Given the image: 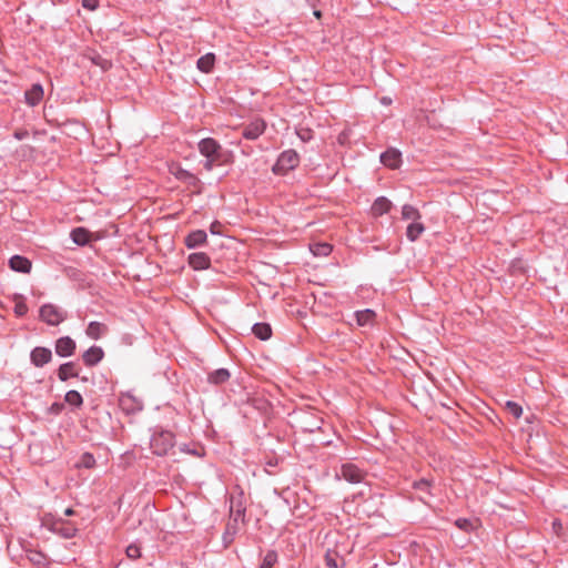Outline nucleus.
I'll list each match as a JSON object with an SVG mask.
<instances>
[{"mask_svg":"<svg viewBox=\"0 0 568 568\" xmlns=\"http://www.w3.org/2000/svg\"><path fill=\"white\" fill-rule=\"evenodd\" d=\"M150 446L153 454L165 456L174 447V435L169 430H160L152 435Z\"/></svg>","mask_w":568,"mask_h":568,"instance_id":"f257e3e1","label":"nucleus"},{"mask_svg":"<svg viewBox=\"0 0 568 568\" xmlns=\"http://www.w3.org/2000/svg\"><path fill=\"white\" fill-rule=\"evenodd\" d=\"M39 318L49 326H58L68 318V313L52 303H45L39 310Z\"/></svg>","mask_w":568,"mask_h":568,"instance_id":"f03ea898","label":"nucleus"},{"mask_svg":"<svg viewBox=\"0 0 568 568\" xmlns=\"http://www.w3.org/2000/svg\"><path fill=\"white\" fill-rule=\"evenodd\" d=\"M298 163V153L293 149L285 150L278 155L275 164L272 168V171L274 174L284 175L287 172L294 170Z\"/></svg>","mask_w":568,"mask_h":568,"instance_id":"7ed1b4c3","label":"nucleus"},{"mask_svg":"<svg viewBox=\"0 0 568 568\" xmlns=\"http://www.w3.org/2000/svg\"><path fill=\"white\" fill-rule=\"evenodd\" d=\"M197 150L204 158L226 159V152L213 138H205L197 143Z\"/></svg>","mask_w":568,"mask_h":568,"instance_id":"20e7f679","label":"nucleus"},{"mask_svg":"<svg viewBox=\"0 0 568 568\" xmlns=\"http://www.w3.org/2000/svg\"><path fill=\"white\" fill-rule=\"evenodd\" d=\"M49 530L64 539H71L75 537L78 527L70 520L58 518L49 525Z\"/></svg>","mask_w":568,"mask_h":568,"instance_id":"39448f33","label":"nucleus"},{"mask_svg":"<svg viewBox=\"0 0 568 568\" xmlns=\"http://www.w3.org/2000/svg\"><path fill=\"white\" fill-rule=\"evenodd\" d=\"M341 477L352 484L362 483L365 478V473L355 464L346 463L341 466Z\"/></svg>","mask_w":568,"mask_h":568,"instance_id":"423d86ee","label":"nucleus"},{"mask_svg":"<svg viewBox=\"0 0 568 568\" xmlns=\"http://www.w3.org/2000/svg\"><path fill=\"white\" fill-rule=\"evenodd\" d=\"M52 359V352L48 347L37 346L30 352V362L36 367H43Z\"/></svg>","mask_w":568,"mask_h":568,"instance_id":"0eeeda50","label":"nucleus"},{"mask_svg":"<svg viewBox=\"0 0 568 568\" xmlns=\"http://www.w3.org/2000/svg\"><path fill=\"white\" fill-rule=\"evenodd\" d=\"M265 129L264 120L255 119L243 129L242 135L246 140H256L264 133Z\"/></svg>","mask_w":568,"mask_h":568,"instance_id":"6e6552de","label":"nucleus"},{"mask_svg":"<svg viewBox=\"0 0 568 568\" xmlns=\"http://www.w3.org/2000/svg\"><path fill=\"white\" fill-rule=\"evenodd\" d=\"M75 342L70 336H63L55 341V353L60 357H69L74 354Z\"/></svg>","mask_w":568,"mask_h":568,"instance_id":"1a4fd4ad","label":"nucleus"},{"mask_svg":"<svg viewBox=\"0 0 568 568\" xmlns=\"http://www.w3.org/2000/svg\"><path fill=\"white\" fill-rule=\"evenodd\" d=\"M187 263L193 270L203 271L210 268L211 258L204 252H196L189 255Z\"/></svg>","mask_w":568,"mask_h":568,"instance_id":"9d476101","label":"nucleus"},{"mask_svg":"<svg viewBox=\"0 0 568 568\" xmlns=\"http://www.w3.org/2000/svg\"><path fill=\"white\" fill-rule=\"evenodd\" d=\"M381 162L389 169H397L402 163V153L395 148H388L381 154Z\"/></svg>","mask_w":568,"mask_h":568,"instance_id":"9b49d317","label":"nucleus"},{"mask_svg":"<svg viewBox=\"0 0 568 568\" xmlns=\"http://www.w3.org/2000/svg\"><path fill=\"white\" fill-rule=\"evenodd\" d=\"M412 487L419 493L418 500L428 505L427 498L433 496L432 481L426 478H420L418 480H414Z\"/></svg>","mask_w":568,"mask_h":568,"instance_id":"f8f14e48","label":"nucleus"},{"mask_svg":"<svg viewBox=\"0 0 568 568\" xmlns=\"http://www.w3.org/2000/svg\"><path fill=\"white\" fill-rule=\"evenodd\" d=\"M43 87L40 83H33L26 92H24V102L29 106L38 105L43 99Z\"/></svg>","mask_w":568,"mask_h":568,"instance_id":"ddd939ff","label":"nucleus"},{"mask_svg":"<svg viewBox=\"0 0 568 568\" xmlns=\"http://www.w3.org/2000/svg\"><path fill=\"white\" fill-rule=\"evenodd\" d=\"M207 234L203 230H195L190 232L185 239L184 244L187 248H196L206 244Z\"/></svg>","mask_w":568,"mask_h":568,"instance_id":"4468645a","label":"nucleus"},{"mask_svg":"<svg viewBox=\"0 0 568 568\" xmlns=\"http://www.w3.org/2000/svg\"><path fill=\"white\" fill-rule=\"evenodd\" d=\"M245 507L240 499L231 497L230 500V524L239 525L240 521H244Z\"/></svg>","mask_w":568,"mask_h":568,"instance_id":"2eb2a0df","label":"nucleus"},{"mask_svg":"<svg viewBox=\"0 0 568 568\" xmlns=\"http://www.w3.org/2000/svg\"><path fill=\"white\" fill-rule=\"evenodd\" d=\"M103 356V349L100 346L93 345L83 353L82 359L87 366L92 367L99 364Z\"/></svg>","mask_w":568,"mask_h":568,"instance_id":"dca6fc26","label":"nucleus"},{"mask_svg":"<svg viewBox=\"0 0 568 568\" xmlns=\"http://www.w3.org/2000/svg\"><path fill=\"white\" fill-rule=\"evenodd\" d=\"M9 266L12 271L19 273H29L31 271V261L22 255H13L9 260Z\"/></svg>","mask_w":568,"mask_h":568,"instance_id":"f3484780","label":"nucleus"},{"mask_svg":"<svg viewBox=\"0 0 568 568\" xmlns=\"http://www.w3.org/2000/svg\"><path fill=\"white\" fill-rule=\"evenodd\" d=\"M393 203L385 196H378L372 204L371 213L378 217L390 211Z\"/></svg>","mask_w":568,"mask_h":568,"instance_id":"a211bd4d","label":"nucleus"},{"mask_svg":"<svg viewBox=\"0 0 568 568\" xmlns=\"http://www.w3.org/2000/svg\"><path fill=\"white\" fill-rule=\"evenodd\" d=\"M354 317L358 326H369L373 325L376 317V313L371 308H365L356 311L354 313Z\"/></svg>","mask_w":568,"mask_h":568,"instance_id":"6ab92c4d","label":"nucleus"},{"mask_svg":"<svg viewBox=\"0 0 568 568\" xmlns=\"http://www.w3.org/2000/svg\"><path fill=\"white\" fill-rule=\"evenodd\" d=\"M231 377V374L229 369L226 368H219L213 372H211L207 375V382L213 385H222L226 383Z\"/></svg>","mask_w":568,"mask_h":568,"instance_id":"aec40b11","label":"nucleus"},{"mask_svg":"<svg viewBox=\"0 0 568 568\" xmlns=\"http://www.w3.org/2000/svg\"><path fill=\"white\" fill-rule=\"evenodd\" d=\"M106 331L108 327L103 323L92 321L88 324L85 334L92 339H99Z\"/></svg>","mask_w":568,"mask_h":568,"instance_id":"412c9836","label":"nucleus"},{"mask_svg":"<svg viewBox=\"0 0 568 568\" xmlns=\"http://www.w3.org/2000/svg\"><path fill=\"white\" fill-rule=\"evenodd\" d=\"M71 240L80 246H84L90 242V232L84 227H75L71 231Z\"/></svg>","mask_w":568,"mask_h":568,"instance_id":"4be33fe9","label":"nucleus"},{"mask_svg":"<svg viewBox=\"0 0 568 568\" xmlns=\"http://www.w3.org/2000/svg\"><path fill=\"white\" fill-rule=\"evenodd\" d=\"M12 301L14 302L13 312L17 317H23L27 315L29 307L26 303V297L22 294L14 293L12 295Z\"/></svg>","mask_w":568,"mask_h":568,"instance_id":"5701e85b","label":"nucleus"},{"mask_svg":"<svg viewBox=\"0 0 568 568\" xmlns=\"http://www.w3.org/2000/svg\"><path fill=\"white\" fill-rule=\"evenodd\" d=\"M58 377L60 381L65 382L71 377H78L75 365L73 362H67L60 365L58 369Z\"/></svg>","mask_w":568,"mask_h":568,"instance_id":"b1692460","label":"nucleus"},{"mask_svg":"<svg viewBox=\"0 0 568 568\" xmlns=\"http://www.w3.org/2000/svg\"><path fill=\"white\" fill-rule=\"evenodd\" d=\"M425 226L419 221L412 222L406 229V237L409 242H415L424 233Z\"/></svg>","mask_w":568,"mask_h":568,"instance_id":"393cba45","label":"nucleus"},{"mask_svg":"<svg viewBox=\"0 0 568 568\" xmlns=\"http://www.w3.org/2000/svg\"><path fill=\"white\" fill-rule=\"evenodd\" d=\"M173 174L179 181L192 186H195L200 182L196 175L182 168H178Z\"/></svg>","mask_w":568,"mask_h":568,"instance_id":"a878e982","label":"nucleus"},{"mask_svg":"<svg viewBox=\"0 0 568 568\" xmlns=\"http://www.w3.org/2000/svg\"><path fill=\"white\" fill-rule=\"evenodd\" d=\"M252 332L261 341H267L272 336V328L267 323H255Z\"/></svg>","mask_w":568,"mask_h":568,"instance_id":"bb28decb","label":"nucleus"},{"mask_svg":"<svg viewBox=\"0 0 568 568\" xmlns=\"http://www.w3.org/2000/svg\"><path fill=\"white\" fill-rule=\"evenodd\" d=\"M215 62V55L213 53H206L199 58L196 65L202 72L209 73L213 69Z\"/></svg>","mask_w":568,"mask_h":568,"instance_id":"cd10ccee","label":"nucleus"},{"mask_svg":"<svg viewBox=\"0 0 568 568\" xmlns=\"http://www.w3.org/2000/svg\"><path fill=\"white\" fill-rule=\"evenodd\" d=\"M324 559L328 568H343L345 566L344 559L339 557L337 552L332 550L326 551Z\"/></svg>","mask_w":568,"mask_h":568,"instance_id":"c85d7f7f","label":"nucleus"},{"mask_svg":"<svg viewBox=\"0 0 568 568\" xmlns=\"http://www.w3.org/2000/svg\"><path fill=\"white\" fill-rule=\"evenodd\" d=\"M402 219L405 221L412 220L413 222H415L422 219V214L415 206L410 204H405L402 207Z\"/></svg>","mask_w":568,"mask_h":568,"instance_id":"c756f323","label":"nucleus"},{"mask_svg":"<svg viewBox=\"0 0 568 568\" xmlns=\"http://www.w3.org/2000/svg\"><path fill=\"white\" fill-rule=\"evenodd\" d=\"M95 466V458L91 453H83L75 464L77 468L91 469Z\"/></svg>","mask_w":568,"mask_h":568,"instance_id":"7c9ffc66","label":"nucleus"},{"mask_svg":"<svg viewBox=\"0 0 568 568\" xmlns=\"http://www.w3.org/2000/svg\"><path fill=\"white\" fill-rule=\"evenodd\" d=\"M64 400L73 406V407H80L83 403V398L81 394L78 390L71 389L65 393Z\"/></svg>","mask_w":568,"mask_h":568,"instance_id":"2f4dec72","label":"nucleus"},{"mask_svg":"<svg viewBox=\"0 0 568 568\" xmlns=\"http://www.w3.org/2000/svg\"><path fill=\"white\" fill-rule=\"evenodd\" d=\"M278 560V555L275 550H267L263 557L260 568H273Z\"/></svg>","mask_w":568,"mask_h":568,"instance_id":"473e14b6","label":"nucleus"},{"mask_svg":"<svg viewBox=\"0 0 568 568\" xmlns=\"http://www.w3.org/2000/svg\"><path fill=\"white\" fill-rule=\"evenodd\" d=\"M239 527L235 524L227 523L226 529L223 534V542L224 546L227 547L233 540L235 535L237 534Z\"/></svg>","mask_w":568,"mask_h":568,"instance_id":"72a5a7b5","label":"nucleus"},{"mask_svg":"<svg viewBox=\"0 0 568 568\" xmlns=\"http://www.w3.org/2000/svg\"><path fill=\"white\" fill-rule=\"evenodd\" d=\"M120 404L124 409L131 412L141 409L139 403L135 402V398L132 395H123L120 399Z\"/></svg>","mask_w":568,"mask_h":568,"instance_id":"f704fd0d","label":"nucleus"},{"mask_svg":"<svg viewBox=\"0 0 568 568\" xmlns=\"http://www.w3.org/2000/svg\"><path fill=\"white\" fill-rule=\"evenodd\" d=\"M314 255L327 256L332 252V245L327 243H317L312 248Z\"/></svg>","mask_w":568,"mask_h":568,"instance_id":"c9c22d12","label":"nucleus"},{"mask_svg":"<svg viewBox=\"0 0 568 568\" xmlns=\"http://www.w3.org/2000/svg\"><path fill=\"white\" fill-rule=\"evenodd\" d=\"M506 408L508 412L516 418H519L523 415V407L516 402L508 400L506 402Z\"/></svg>","mask_w":568,"mask_h":568,"instance_id":"e433bc0d","label":"nucleus"},{"mask_svg":"<svg viewBox=\"0 0 568 568\" xmlns=\"http://www.w3.org/2000/svg\"><path fill=\"white\" fill-rule=\"evenodd\" d=\"M226 159L205 158L203 168L206 171H212L214 166L224 164Z\"/></svg>","mask_w":568,"mask_h":568,"instance_id":"4c0bfd02","label":"nucleus"},{"mask_svg":"<svg viewBox=\"0 0 568 568\" xmlns=\"http://www.w3.org/2000/svg\"><path fill=\"white\" fill-rule=\"evenodd\" d=\"M125 554L130 559H138L141 557V547L138 544H131L126 547Z\"/></svg>","mask_w":568,"mask_h":568,"instance_id":"58836bf2","label":"nucleus"},{"mask_svg":"<svg viewBox=\"0 0 568 568\" xmlns=\"http://www.w3.org/2000/svg\"><path fill=\"white\" fill-rule=\"evenodd\" d=\"M29 559L36 565H45L47 557L41 551H30Z\"/></svg>","mask_w":568,"mask_h":568,"instance_id":"ea45409f","label":"nucleus"},{"mask_svg":"<svg viewBox=\"0 0 568 568\" xmlns=\"http://www.w3.org/2000/svg\"><path fill=\"white\" fill-rule=\"evenodd\" d=\"M455 525L462 529V530H465V531H468L473 528V523L467 519V518H458L456 521H455Z\"/></svg>","mask_w":568,"mask_h":568,"instance_id":"a19ab883","label":"nucleus"},{"mask_svg":"<svg viewBox=\"0 0 568 568\" xmlns=\"http://www.w3.org/2000/svg\"><path fill=\"white\" fill-rule=\"evenodd\" d=\"M99 2H100V0H82L81 1L82 7L90 11L97 10L99 8Z\"/></svg>","mask_w":568,"mask_h":568,"instance_id":"79ce46f5","label":"nucleus"},{"mask_svg":"<svg viewBox=\"0 0 568 568\" xmlns=\"http://www.w3.org/2000/svg\"><path fill=\"white\" fill-rule=\"evenodd\" d=\"M13 136L18 141H22L29 136V132L27 130H17L13 133Z\"/></svg>","mask_w":568,"mask_h":568,"instance_id":"37998d69","label":"nucleus"},{"mask_svg":"<svg viewBox=\"0 0 568 568\" xmlns=\"http://www.w3.org/2000/svg\"><path fill=\"white\" fill-rule=\"evenodd\" d=\"M220 227H221V224L220 222L217 221H214L211 225H210V232L212 234H220Z\"/></svg>","mask_w":568,"mask_h":568,"instance_id":"c03bdc74","label":"nucleus"},{"mask_svg":"<svg viewBox=\"0 0 568 568\" xmlns=\"http://www.w3.org/2000/svg\"><path fill=\"white\" fill-rule=\"evenodd\" d=\"M74 514L75 511L70 507L64 510V516L67 517L73 516Z\"/></svg>","mask_w":568,"mask_h":568,"instance_id":"a18cd8bd","label":"nucleus"},{"mask_svg":"<svg viewBox=\"0 0 568 568\" xmlns=\"http://www.w3.org/2000/svg\"><path fill=\"white\" fill-rule=\"evenodd\" d=\"M314 14H315V17L320 18L321 17V11L316 10V11H314Z\"/></svg>","mask_w":568,"mask_h":568,"instance_id":"49530a36","label":"nucleus"},{"mask_svg":"<svg viewBox=\"0 0 568 568\" xmlns=\"http://www.w3.org/2000/svg\"><path fill=\"white\" fill-rule=\"evenodd\" d=\"M98 60H101V57H98V59H94V60H93V62H94L95 64H100V63L98 62Z\"/></svg>","mask_w":568,"mask_h":568,"instance_id":"de8ad7c7","label":"nucleus"},{"mask_svg":"<svg viewBox=\"0 0 568 568\" xmlns=\"http://www.w3.org/2000/svg\"><path fill=\"white\" fill-rule=\"evenodd\" d=\"M98 60H101V57H98V59H94V60H93V62H94L95 64H100V63L98 62Z\"/></svg>","mask_w":568,"mask_h":568,"instance_id":"09e8293b","label":"nucleus"},{"mask_svg":"<svg viewBox=\"0 0 568 568\" xmlns=\"http://www.w3.org/2000/svg\"><path fill=\"white\" fill-rule=\"evenodd\" d=\"M554 527H555V528H559V527H561V524H558V525H557V523L555 521V523H554Z\"/></svg>","mask_w":568,"mask_h":568,"instance_id":"8fccbe9b","label":"nucleus"},{"mask_svg":"<svg viewBox=\"0 0 568 568\" xmlns=\"http://www.w3.org/2000/svg\"><path fill=\"white\" fill-rule=\"evenodd\" d=\"M554 527H555V528H559V527H561V524H558V525H557V523L555 521V523H554Z\"/></svg>","mask_w":568,"mask_h":568,"instance_id":"3c124183","label":"nucleus"},{"mask_svg":"<svg viewBox=\"0 0 568 568\" xmlns=\"http://www.w3.org/2000/svg\"><path fill=\"white\" fill-rule=\"evenodd\" d=\"M554 527H555V528H559V527H561V524H558V525H557V523L555 521V523H554Z\"/></svg>","mask_w":568,"mask_h":568,"instance_id":"603ef678","label":"nucleus"}]
</instances>
